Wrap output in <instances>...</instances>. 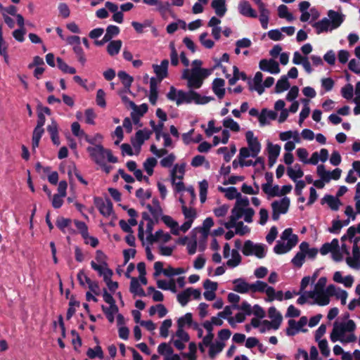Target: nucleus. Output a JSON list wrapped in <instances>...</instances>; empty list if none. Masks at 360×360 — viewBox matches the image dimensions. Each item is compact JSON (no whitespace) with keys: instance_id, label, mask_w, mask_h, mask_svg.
<instances>
[{"instance_id":"72a5a7b5","label":"nucleus","mask_w":360,"mask_h":360,"mask_svg":"<svg viewBox=\"0 0 360 360\" xmlns=\"http://www.w3.org/2000/svg\"><path fill=\"white\" fill-rule=\"evenodd\" d=\"M211 7L219 18L224 17L227 11L226 0H212Z\"/></svg>"},{"instance_id":"b1692460","label":"nucleus","mask_w":360,"mask_h":360,"mask_svg":"<svg viewBox=\"0 0 360 360\" xmlns=\"http://www.w3.org/2000/svg\"><path fill=\"white\" fill-rule=\"evenodd\" d=\"M328 291L330 297L334 296L337 300H340L342 305L346 304L348 293L346 290L341 289L335 285H328Z\"/></svg>"},{"instance_id":"0eeeda50","label":"nucleus","mask_w":360,"mask_h":360,"mask_svg":"<svg viewBox=\"0 0 360 360\" xmlns=\"http://www.w3.org/2000/svg\"><path fill=\"white\" fill-rule=\"evenodd\" d=\"M86 150L91 158L98 165L103 164V162L106 160L111 163H116L118 160L117 158L112 155L110 150L105 149L100 143L95 146L88 147Z\"/></svg>"},{"instance_id":"5fc2aeb1","label":"nucleus","mask_w":360,"mask_h":360,"mask_svg":"<svg viewBox=\"0 0 360 360\" xmlns=\"http://www.w3.org/2000/svg\"><path fill=\"white\" fill-rule=\"evenodd\" d=\"M102 309L110 323H113L115 316L118 313V307L116 304L109 305V307L102 306Z\"/></svg>"},{"instance_id":"2f4dec72","label":"nucleus","mask_w":360,"mask_h":360,"mask_svg":"<svg viewBox=\"0 0 360 360\" xmlns=\"http://www.w3.org/2000/svg\"><path fill=\"white\" fill-rule=\"evenodd\" d=\"M277 112L268 110L266 108H264L261 111V115L259 116V124L263 127L267 124H269L271 120H275L277 117Z\"/></svg>"},{"instance_id":"423d86ee","label":"nucleus","mask_w":360,"mask_h":360,"mask_svg":"<svg viewBox=\"0 0 360 360\" xmlns=\"http://www.w3.org/2000/svg\"><path fill=\"white\" fill-rule=\"evenodd\" d=\"M298 237L292 233V229L288 228L281 233L280 240L274 248L276 254L283 255L290 252L297 243Z\"/></svg>"},{"instance_id":"1a4fd4ad","label":"nucleus","mask_w":360,"mask_h":360,"mask_svg":"<svg viewBox=\"0 0 360 360\" xmlns=\"http://www.w3.org/2000/svg\"><path fill=\"white\" fill-rule=\"evenodd\" d=\"M179 200L181 204V210L185 219V222L181 226V232L186 233L191 227L197 217V213L195 209L188 207L186 205V200L183 194H181Z\"/></svg>"},{"instance_id":"7ed1b4c3","label":"nucleus","mask_w":360,"mask_h":360,"mask_svg":"<svg viewBox=\"0 0 360 360\" xmlns=\"http://www.w3.org/2000/svg\"><path fill=\"white\" fill-rule=\"evenodd\" d=\"M355 330L356 324L352 320L335 322L330 333V340L333 342L339 341L343 344L354 342L356 340Z\"/></svg>"},{"instance_id":"864d4df0","label":"nucleus","mask_w":360,"mask_h":360,"mask_svg":"<svg viewBox=\"0 0 360 360\" xmlns=\"http://www.w3.org/2000/svg\"><path fill=\"white\" fill-rule=\"evenodd\" d=\"M186 163L176 164L170 172V177L183 179L185 174Z\"/></svg>"},{"instance_id":"052dcab7","label":"nucleus","mask_w":360,"mask_h":360,"mask_svg":"<svg viewBox=\"0 0 360 360\" xmlns=\"http://www.w3.org/2000/svg\"><path fill=\"white\" fill-rule=\"evenodd\" d=\"M278 15L281 18H285L288 22H292L295 20L293 15L289 11L288 8L281 4L278 7Z\"/></svg>"},{"instance_id":"a211bd4d","label":"nucleus","mask_w":360,"mask_h":360,"mask_svg":"<svg viewBox=\"0 0 360 360\" xmlns=\"http://www.w3.org/2000/svg\"><path fill=\"white\" fill-rule=\"evenodd\" d=\"M239 13L247 18H256L258 15L257 11L252 7L250 3L247 0H240L238 5Z\"/></svg>"},{"instance_id":"c756f323","label":"nucleus","mask_w":360,"mask_h":360,"mask_svg":"<svg viewBox=\"0 0 360 360\" xmlns=\"http://www.w3.org/2000/svg\"><path fill=\"white\" fill-rule=\"evenodd\" d=\"M164 224L170 229L171 233L173 235L179 236L181 232V226L178 222L169 215H164L160 218Z\"/></svg>"},{"instance_id":"58836bf2","label":"nucleus","mask_w":360,"mask_h":360,"mask_svg":"<svg viewBox=\"0 0 360 360\" xmlns=\"http://www.w3.org/2000/svg\"><path fill=\"white\" fill-rule=\"evenodd\" d=\"M233 290L239 293L251 292V283H248L243 278H236L233 281Z\"/></svg>"},{"instance_id":"5701e85b","label":"nucleus","mask_w":360,"mask_h":360,"mask_svg":"<svg viewBox=\"0 0 360 360\" xmlns=\"http://www.w3.org/2000/svg\"><path fill=\"white\" fill-rule=\"evenodd\" d=\"M147 209L153 217V220L158 222L163 214L162 209L158 199L154 198L150 204H148Z\"/></svg>"},{"instance_id":"a18cd8bd","label":"nucleus","mask_w":360,"mask_h":360,"mask_svg":"<svg viewBox=\"0 0 360 360\" xmlns=\"http://www.w3.org/2000/svg\"><path fill=\"white\" fill-rule=\"evenodd\" d=\"M213 225V219L211 217H207L204 220L202 226L196 228L195 230L201 234L203 239H206L210 233V230Z\"/></svg>"},{"instance_id":"ddd939ff","label":"nucleus","mask_w":360,"mask_h":360,"mask_svg":"<svg viewBox=\"0 0 360 360\" xmlns=\"http://www.w3.org/2000/svg\"><path fill=\"white\" fill-rule=\"evenodd\" d=\"M339 251V240L336 238L332 240L330 243H324L320 248V253L326 255L328 253L331 254L332 259L335 262L341 261V254Z\"/></svg>"},{"instance_id":"6e6d98bb","label":"nucleus","mask_w":360,"mask_h":360,"mask_svg":"<svg viewBox=\"0 0 360 360\" xmlns=\"http://www.w3.org/2000/svg\"><path fill=\"white\" fill-rule=\"evenodd\" d=\"M122 46L121 40L111 41L107 46V52L111 56H114L119 53Z\"/></svg>"},{"instance_id":"774afa93","label":"nucleus","mask_w":360,"mask_h":360,"mask_svg":"<svg viewBox=\"0 0 360 360\" xmlns=\"http://www.w3.org/2000/svg\"><path fill=\"white\" fill-rule=\"evenodd\" d=\"M86 355L90 359L98 358L102 359L103 358V352L101 347L98 345L96 346L94 348H89L87 350Z\"/></svg>"},{"instance_id":"37998d69","label":"nucleus","mask_w":360,"mask_h":360,"mask_svg":"<svg viewBox=\"0 0 360 360\" xmlns=\"http://www.w3.org/2000/svg\"><path fill=\"white\" fill-rule=\"evenodd\" d=\"M349 224V219L340 220L335 219L332 221V225L328 228V231L330 233L338 234L344 226H347Z\"/></svg>"},{"instance_id":"13d9d810","label":"nucleus","mask_w":360,"mask_h":360,"mask_svg":"<svg viewBox=\"0 0 360 360\" xmlns=\"http://www.w3.org/2000/svg\"><path fill=\"white\" fill-rule=\"evenodd\" d=\"M191 166L194 167H198L200 166H204L205 169H208L210 168V164L209 161H207L205 156L198 155L193 157L191 162Z\"/></svg>"},{"instance_id":"9d476101","label":"nucleus","mask_w":360,"mask_h":360,"mask_svg":"<svg viewBox=\"0 0 360 360\" xmlns=\"http://www.w3.org/2000/svg\"><path fill=\"white\" fill-rule=\"evenodd\" d=\"M245 256H255L258 258H263L266 253V247L264 244L255 243L251 240H246L242 249Z\"/></svg>"},{"instance_id":"e433bc0d","label":"nucleus","mask_w":360,"mask_h":360,"mask_svg":"<svg viewBox=\"0 0 360 360\" xmlns=\"http://www.w3.org/2000/svg\"><path fill=\"white\" fill-rule=\"evenodd\" d=\"M287 174L292 181L297 182L304 176V172L300 165L295 164L293 166L288 167Z\"/></svg>"},{"instance_id":"49530a36","label":"nucleus","mask_w":360,"mask_h":360,"mask_svg":"<svg viewBox=\"0 0 360 360\" xmlns=\"http://www.w3.org/2000/svg\"><path fill=\"white\" fill-rule=\"evenodd\" d=\"M129 290L135 296L143 297L146 295L145 291L141 286L139 279L135 277L131 278Z\"/></svg>"},{"instance_id":"dca6fc26","label":"nucleus","mask_w":360,"mask_h":360,"mask_svg":"<svg viewBox=\"0 0 360 360\" xmlns=\"http://www.w3.org/2000/svg\"><path fill=\"white\" fill-rule=\"evenodd\" d=\"M308 319L306 316H302L298 321L293 319L288 321V327L286 328V334L289 336H293L300 331H305L303 328L307 325Z\"/></svg>"},{"instance_id":"f3484780","label":"nucleus","mask_w":360,"mask_h":360,"mask_svg":"<svg viewBox=\"0 0 360 360\" xmlns=\"http://www.w3.org/2000/svg\"><path fill=\"white\" fill-rule=\"evenodd\" d=\"M252 1L258 7V10L259 11V20L261 23V26L263 29L266 30L268 28L270 11L267 8L266 5L262 1V0Z\"/></svg>"},{"instance_id":"4468645a","label":"nucleus","mask_w":360,"mask_h":360,"mask_svg":"<svg viewBox=\"0 0 360 360\" xmlns=\"http://www.w3.org/2000/svg\"><path fill=\"white\" fill-rule=\"evenodd\" d=\"M316 173L321 179L328 183L331 180H338L341 176L342 169L335 168L332 172H330L326 169L323 165H319L316 168Z\"/></svg>"},{"instance_id":"9b49d317","label":"nucleus","mask_w":360,"mask_h":360,"mask_svg":"<svg viewBox=\"0 0 360 360\" xmlns=\"http://www.w3.org/2000/svg\"><path fill=\"white\" fill-rule=\"evenodd\" d=\"M290 204V200L288 197H283L280 200H274L271 202L272 208V219L277 221L281 214H284L288 212Z\"/></svg>"},{"instance_id":"bb28decb","label":"nucleus","mask_w":360,"mask_h":360,"mask_svg":"<svg viewBox=\"0 0 360 360\" xmlns=\"http://www.w3.org/2000/svg\"><path fill=\"white\" fill-rule=\"evenodd\" d=\"M169 61L167 59L162 60L160 65H153V69L156 77L160 81L166 78L168 75Z\"/></svg>"},{"instance_id":"603ef678","label":"nucleus","mask_w":360,"mask_h":360,"mask_svg":"<svg viewBox=\"0 0 360 360\" xmlns=\"http://www.w3.org/2000/svg\"><path fill=\"white\" fill-rule=\"evenodd\" d=\"M0 56L4 58L6 64L9 63V56L8 54V44L3 37L2 25H0Z\"/></svg>"},{"instance_id":"20e7f679","label":"nucleus","mask_w":360,"mask_h":360,"mask_svg":"<svg viewBox=\"0 0 360 360\" xmlns=\"http://www.w3.org/2000/svg\"><path fill=\"white\" fill-rule=\"evenodd\" d=\"M249 205L250 200L247 197L238 199V201H236L235 205L231 210L229 220L224 223V226L227 229H232L235 221L241 218H243L244 221L247 223L252 221L255 211L249 207Z\"/></svg>"},{"instance_id":"aec40b11","label":"nucleus","mask_w":360,"mask_h":360,"mask_svg":"<svg viewBox=\"0 0 360 360\" xmlns=\"http://www.w3.org/2000/svg\"><path fill=\"white\" fill-rule=\"evenodd\" d=\"M259 67L261 70L269 72L273 75H277L281 69L278 62L273 59H262L259 61Z\"/></svg>"},{"instance_id":"6ab92c4d","label":"nucleus","mask_w":360,"mask_h":360,"mask_svg":"<svg viewBox=\"0 0 360 360\" xmlns=\"http://www.w3.org/2000/svg\"><path fill=\"white\" fill-rule=\"evenodd\" d=\"M205 292L203 296L207 301L214 300L216 298V291L218 288V283L210 279H206L203 283Z\"/></svg>"},{"instance_id":"8fccbe9b","label":"nucleus","mask_w":360,"mask_h":360,"mask_svg":"<svg viewBox=\"0 0 360 360\" xmlns=\"http://www.w3.org/2000/svg\"><path fill=\"white\" fill-rule=\"evenodd\" d=\"M171 239L172 236L169 233L165 232L162 230H158L155 233L154 236L151 240V244L153 243L164 244L169 241Z\"/></svg>"},{"instance_id":"4c0bfd02","label":"nucleus","mask_w":360,"mask_h":360,"mask_svg":"<svg viewBox=\"0 0 360 360\" xmlns=\"http://www.w3.org/2000/svg\"><path fill=\"white\" fill-rule=\"evenodd\" d=\"M95 202L101 214L108 217L112 214V205L109 200H103L99 199L96 200Z\"/></svg>"},{"instance_id":"de8ad7c7","label":"nucleus","mask_w":360,"mask_h":360,"mask_svg":"<svg viewBox=\"0 0 360 360\" xmlns=\"http://www.w3.org/2000/svg\"><path fill=\"white\" fill-rule=\"evenodd\" d=\"M323 203H326L333 211L338 210L341 205V201L340 199L337 196L334 197L330 195H326L323 197L322 199V204Z\"/></svg>"},{"instance_id":"f704fd0d","label":"nucleus","mask_w":360,"mask_h":360,"mask_svg":"<svg viewBox=\"0 0 360 360\" xmlns=\"http://www.w3.org/2000/svg\"><path fill=\"white\" fill-rule=\"evenodd\" d=\"M268 315L269 319L271 320L270 322L271 323V328H278L282 321V316L281 313L274 307H271L269 309Z\"/></svg>"},{"instance_id":"c85d7f7f","label":"nucleus","mask_w":360,"mask_h":360,"mask_svg":"<svg viewBox=\"0 0 360 360\" xmlns=\"http://www.w3.org/2000/svg\"><path fill=\"white\" fill-rule=\"evenodd\" d=\"M346 262L352 269H360V248L358 245L353 248L352 256L346 257Z\"/></svg>"},{"instance_id":"a878e982","label":"nucleus","mask_w":360,"mask_h":360,"mask_svg":"<svg viewBox=\"0 0 360 360\" xmlns=\"http://www.w3.org/2000/svg\"><path fill=\"white\" fill-rule=\"evenodd\" d=\"M263 75L260 72H257L254 78L249 82L250 89L255 91L259 95H261L264 91L262 83Z\"/></svg>"},{"instance_id":"6e6552de","label":"nucleus","mask_w":360,"mask_h":360,"mask_svg":"<svg viewBox=\"0 0 360 360\" xmlns=\"http://www.w3.org/2000/svg\"><path fill=\"white\" fill-rule=\"evenodd\" d=\"M142 218L143 220L139 225V238L143 244L145 242L151 244V240L154 236V234H153L154 221L149 217L148 214L146 212L142 214Z\"/></svg>"},{"instance_id":"bf43d9fd","label":"nucleus","mask_w":360,"mask_h":360,"mask_svg":"<svg viewBox=\"0 0 360 360\" xmlns=\"http://www.w3.org/2000/svg\"><path fill=\"white\" fill-rule=\"evenodd\" d=\"M117 76L120 81L122 82L126 90L129 91L131 84L134 81L133 77L124 71H120L117 74Z\"/></svg>"},{"instance_id":"680f3d73","label":"nucleus","mask_w":360,"mask_h":360,"mask_svg":"<svg viewBox=\"0 0 360 360\" xmlns=\"http://www.w3.org/2000/svg\"><path fill=\"white\" fill-rule=\"evenodd\" d=\"M44 132V128L36 127L33 131L32 134V150H34L38 146L39 143V141Z\"/></svg>"},{"instance_id":"3c124183","label":"nucleus","mask_w":360,"mask_h":360,"mask_svg":"<svg viewBox=\"0 0 360 360\" xmlns=\"http://www.w3.org/2000/svg\"><path fill=\"white\" fill-rule=\"evenodd\" d=\"M72 220L67 218L60 217L56 221V226L63 233H73L74 231L71 229L70 224Z\"/></svg>"},{"instance_id":"473e14b6","label":"nucleus","mask_w":360,"mask_h":360,"mask_svg":"<svg viewBox=\"0 0 360 360\" xmlns=\"http://www.w3.org/2000/svg\"><path fill=\"white\" fill-rule=\"evenodd\" d=\"M333 279L335 283L342 284L346 288H351L354 283V277L351 275L343 276L341 271H335Z\"/></svg>"},{"instance_id":"412c9836","label":"nucleus","mask_w":360,"mask_h":360,"mask_svg":"<svg viewBox=\"0 0 360 360\" xmlns=\"http://www.w3.org/2000/svg\"><path fill=\"white\" fill-rule=\"evenodd\" d=\"M245 138L248 150H251L253 155H259L261 151V144L254 133L252 131H248L245 133Z\"/></svg>"},{"instance_id":"4d7b16f0","label":"nucleus","mask_w":360,"mask_h":360,"mask_svg":"<svg viewBox=\"0 0 360 360\" xmlns=\"http://www.w3.org/2000/svg\"><path fill=\"white\" fill-rule=\"evenodd\" d=\"M251 324L254 328H259L262 333H264L266 329H271V326L270 321L266 320L261 321L260 318L257 317L252 319Z\"/></svg>"},{"instance_id":"393cba45","label":"nucleus","mask_w":360,"mask_h":360,"mask_svg":"<svg viewBox=\"0 0 360 360\" xmlns=\"http://www.w3.org/2000/svg\"><path fill=\"white\" fill-rule=\"evenodd\" d=\"M91 266L103 279L112 277L113 275L112 271L108 267L107 263L97 264L95 261H91Z\"/></svg>"},{"instance_id":"f8f14e48","label":"nucleus","mask_w":360,"mask_h":360,"mask_svg":"<svg viewBox=\"0 0 360 360\" xmlns=\"http://www.w3.org/2000/svg\"><path fill=\"white\" fill-rule=\"evenodd\" d=\"M311 302L310 304H316L319 306H326L330 304V295L328 291V285L325 290H310Z\"/></svg>"},{"instance_id":"338daca9","label":"nucleus","mask_w":360,"mask_h":360,"mask_svg":"<svg viewBox=\"0 0 360 360\" xmlns=\"http://www.w3.org/2000/svg\"><path fill=\"white\" fill-rule=\"evenodd\" d=\"M157 160L155 158H148L143 162V168L148 176L153 173V169L157 165Z\"/></svg>"},{"instance_id":"4be33fe9","label":"nucleus","mask_w":360,"mask_h":360,"mask_svg":"<svg viewBox=\"0 0 360 360\" xmlns=\"http://www.w3.org/2000/svg\"><path fill=\"white\" fill-rule=\"evenodd\" d=\"M258 155H253L251 150L247 147H243L240 149L238 155V162L241 167H250L253 164V161L248 160V158H256Z\"/></svg>"},{"instance_id":"f257e3e1","label":"nucleus","mask_w":360,"mask_h":360,"mask_svg":"<svg viewBox=\"0 0 360 360\" xmlns=\"http://www.w3.org/2000/svg\"><path fill=\"white\" fill-rule=\"evenodd\" d=\"M188 91L179 89L171 86L166 94L167 98L174 103L177 106L194 103L195 105H205L214 100V98L200 95L194 91L199 88L188 87Z\"/></svg>"},{"instance_id":"09e8293b","label":"nucleus","mask_w":360,"mask_h":360,"mask_svg":"<svg viewBox=\"0 0 360 360\" xmlns=\"http://www.w3.org/2000/svg\"><path fill=\"white\" fill-rule=\"evenodd\" d=\"M158 98V87L156 84V79L154 77L150 78V90H149V95L148 98L150 103L155 105H156L157 101Z\"/></svg>"},{"instance_id":"c9c22d12","label":"nucleus","mask_w":360,"mask_h":360,"mask_svg":"<svg viewBox=\"0 0 360 360\" xmlns=\"http://www.w3.org/2000/svg\"><path fill=\"white\" fill-rule=\"evenodd\" d=\"M218 190L220 192L224 193L225 197L230 200L236 199V201H238V199L244 198V197L242 196L240 193L238 191V189L236 187L231 186L224 188L222 186H219Z\"/></svg>"},{"instance_id":"c03bdc74","label":"nucleus","mask_w":360,"mask_h":360,"mask_svg":"<svg viewBox=\"0 0 360 360\" xmlns=\"http://www.w3.org/2000/svg\"><path fill=\"white\" fill-rule=\"evenodd\" d=\"M242 261V257L238 250L233 249L230 253V257L228 258L226 265L231 269H233L239 266Z\"/></svg>"},{"instance_id":"2eb2a0df","label":"nucleus","mask_w":360,"mask_h":360,"mask_svg":"<svg viewBox=\"0 0 360 360\" xmlns=\"http://www.w3.org/2000/svg\"><path fill=\"white\" fill-rule=\"evenodd\" d=\"M151 134V131L147 129H143L137 131L135 134V136L131 138V144L134 149L136 150L137 153L140 152L142 145L146 141L149 139Z\"/></svg>"},{"instance_id":"ea45409f","label":"nucleus","mask_w":360,"mask_h":360,"mask_svg":"<svg viewBox=\"0 0 360 360\" xmlns=\"http://www.w3.org/2000/svg\"><path fill=\"white\" fill-rule=\"evenodd\" d=\"M279 139L282 141H290L294 140L297 143L301 142L300 134L297 130H288L285 131H282L279 134Z\"/></svg>"},{"instance_id":"39448f33","label":"nucleus","mask_w":360,"mask_h":360,"mask_svg":"<svg viewBox=\"0 0 360 360\" xmlns=\"http://www.w3.org/2000/svg\"><path fill=\"white\" fill-rule=\"evenodd\" d=\"M345 20V15L342 13L329 10L328 17L323 18L321 20L314 22L311 26L314 28L317 34L324 32H332L338 28Z\"/></svg>"},{"instance_id":"cd10ccee","label":"nucleus","mask_w":360,"mask_h":360,"mask_svg":"<svg viewBox=\"0 0 360 360\" xmlns=\"http://www.w3.org/2000/svg\"><path fill=\"white\" fill-rule=\"evenodd\" d=\"M252 292H264L267 296L271 295L274 292V288L267 285L266 283L262 281H257L251 283Z\"/></svg>"},{"instance_id":"e2e57ef3","label":"nucleus","mask_w":360,"mask_h":360,"mask_svg":"<svg viewBox=\"0 0 360 360\" xmlns=\"http://www.w3.org/2000/svg\"><path fill=\"white\" fill-rule=\"evenodd\" d=\"M290 87V84L288 82L287 76L283 75L281 77L280 79L277 82L275 87V91L276 93L280 94L285 90L288 89Z\"/></svg>"},{"instance_id":"f03ea898","label":"nucleus","mask_w":360,"mask_h":360,"mask_svg":"<svg viewBox=\"0 0 360 360\" xmlns=\"http://www.w3.org/2000/svg\"><path fill=\"white\" fill-rule=\"evenodd\" d=\"M202 61L196 59L192 62L191 69L186 68L181 74V79L187 81V87L200 88L205 78L210 76L212 69L202 68Z\"/></svg>"},{"instance_id":"7c9ffc66","label":"nucleus","mask_w":360,"mask_h":360,"mask_svg":"<svg viewBox=\"0 0 360 360\" xmlns=\"http://www.w3.org/2000/svg\"><path fill=\"white\" fill-rule=\"evenodd\" d=\"M225 81L221 78H216L212 82V89L219 99L224 98L226 92Z\"/></svg>"},{"instance_id":"0e129e2a","label":"nucleus","mask_w":360,"mask_h":360,"mask_svg":"<svg viewBox=\"0 0 360 360\" xmlns=\"http://www.w3.org/2000/svg\"><path fill=\"white\" fill-rule=\"evenodd\" d=\"M223 126L226 128V129H229L234 132H238L240 130V127L238 123L231 117H226L224 119Z\"/></svg>"},{"instance_id":"a19ab883","label":"nucleus","mask_w":360,"mask_h":360,"mask_svg":"<svg viewBox=\"0 0 360 360\" xmlns=\"http://www.w3.org/2000/svg\"><path fill=\"white\" fill-rule=\"evenodd\" d=\"M307 245L304 243H300L299 248L300 250L296 253L295 257L292 259L291 262L292 265L297 268H300L305 262L306 256L304 254V251Z\"/></svg>"},{"instance_id":"69168bd1","label":"nucleus","mask_w":360,"mask_h":360,"mask_svg":"<svg viewBox=\"0 0 360 360\" xmlns=\"http://www.w3.org/2000/svg\"><path fill=\"white\" fill-rule=\"evenodd\" d=\"M208 190V182L207 180H202L199 182V195L201 203H204L207 199Z\"/></svg>"},{"instance_id":"79ce46f5","label":"nucleus","mask_w":360,"mask_h":360,"mask_svg":"<svg viewBox=\"0 0 360 360\" xmlns=\"http://www.w3.org/2000/svg\"><path fill=\"white\" fill-rule=\"evenodd\" d=\"M328 151L326 148H322L319 152H314L310 158V165H316L319 161L325 162L328 159Z\"/></svg>"}]
</instances>
